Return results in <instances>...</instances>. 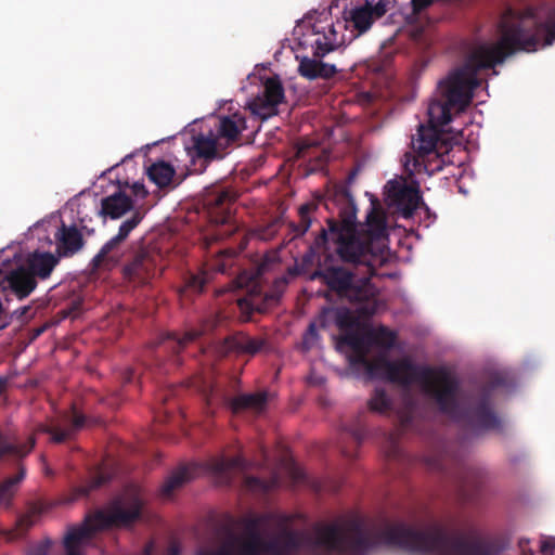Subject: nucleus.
<instances>
[{
	"label": "nucleus",
	"mask_w": 555,
	"mask_h": 555,
	"mask_svg": "<svg viewBox=\"0 0 555 555\" xmlns=\"http://www.w3.org/2000/svg\"><path fill=\"white\" fill-rule=\"evenodd\" d=\"M349 435L357 447H359L364 439V429L360 427L352 428L349 430Z\"/></svg>",
	"instance_id": "3c124183"
},
{
	"label": "nucleus",
	"mask_w": 555,
	"mask_h": 555,
	"mask_svg": "<svg viewBox=\"0 0 555 555\" xmlns=\"http://www.w3.org/2000/svg\"><path fill=\"white\" fill-rule=\"evenodd\" d=\"M386 189L390 204L396 206L403 218H411L422 202L418 190L396 181H389Z\"/></svg>",
	"instance_id": "f3484780"
},
{
	"label": "nucleus",
	"mask_w": 555,
	"mask_h": 555,
	"mask_svg": "<svg viewBox=\"0 0 555 555\" xmlns=\"http://www.w3.org/2000/svg\"><path fill=\"white\" fill-rule=\"evenodd\" d=\"M247 128L246 117L241 112L220 116L215 133L221 143L228 149L232 143L238 140L241 133Z\"/></svg>",
	"instance_id": "a211bd4d"
},
{
	"label": "nucleus",
	"mask_w": 555,
	"mask_h": 555,
	"mask_svg": "<svg viewBox=\"0 0 555 555\" xmlns=\"http://www.w3.org/2000/svg\"><path fill=\"white\" fill-rule=\"evenodd\" d=\"M288 281L285 276L274 280L271 289L266 293L263 300L269 305L276 304L287 287Z\"/></svg>",
	"instance_id": "e433bc0d"
},
{
	"label": "nucleus",
	"mask_w": 555,
	"mask_h": 555,
	"mask_svg": "<svg viewBox=\"0 0 555 555\" xmlns=\"http://www.w3.org/2000/svg\"><path fill=\"white\" fill-rule=\"evenodd\" d=\"M500 39L495 43L478 46L466 59L463 66L454 69L438 85L439 99L430 101L427 109L428 125H420L412 137V147L416 153L415 167L436 160L431 171L442 169L440 156L447 151L441 140L443 127L452 120L451 109L464 112L472 103L474 91L480 86L478 73L492 68L518 51L533 52L543 38L542 46L555 40V20L544 25L527 27L521 20L503 18L499 25Z\"/></svg>",
	"instance_id": "f03ea898"
},
{
	"label": "nucleus",
	"mask_w": 555,
	"mask_h": 555,
	"mask_svg": "<svg viewBox=\"0 0 555 555\" xmlns=\"http://www.w3.org/2000/svg\"><path fill=\"white\" fill-rule=\"evenodd\" d=\"M378 18L372 9V1L365 0V4L350 10L348 16L345 17L344 25H351L353 29L358 30V35L365 33Z\"/></svg>",
	"instance_id": "393cba45"
},
{
	"label": "nucleus",
	"mask_w": 555,
	"mask_h": 555,
	"mask_svg": "<svg viewBox=\"0 0 555 555\" xmlns=\"http://www.w3.org/2000/svg\"><path fill=\"white\" fill-rule=\"evenodd\" d=\"M37 280L27 271L23 264L11 269L2 275L0 270V288L7 296L14 295L18 299L28 297L37 287Z\"/></svg>",
	"instance_id": "2eb2a0df"
},
{
	"label": "nucleus",
	"mask_w": 555,
	"mask_h": 555,
	"mask_svg": "<svg viewBox=\"0 0 555 555\" xmlns=\"http://www.w3.org/2000/svg\"><path fill=\"white\" fill-rule=\"evenodd\" d=\"M297 158L306 159L308 158L310 164L308 167V171L310 173L317 172L322 169L327 160V155L324 151H321L315 143H311L308 141H301L297 144L296 151Z\"/></svg>",
	"instance_id": "bb28decb"
},
{
	"label": "nucleus",
	"mask_w": 555,
	"mask_h": 555,
	"mask_svg": "<svg viewBox=\"0 0 555 555\" xmlns=\"http://www.w3.org/2000/svg\"><path fill=\"white\" fill-rule=\"evenodd\" d=\"M49 543H41L30 550L28 555H48Z\"/></svg>",
	"instance_id": "603ef678"
},
{
	"label": "nucleus",
	"mask_w": 555,
	"mask_h": 555,
	"mask_svg": "<svg viewBox=\"0 0 555 555\" xmlns=\"http://www.w3.org/2000/svg\"><path fill=\"white\" fill-rule=\"evenodd\" d=\"M320 341V335L314 322H311L302 335L301 347L304 351L314 348Z\"/></svg>",
	"instance_id": "58836bf2"
},
{
	"label": "nucleus",
	"mask_w": 555,
	"mask_h": 555,
	"mask_svg": "<svg viewBox=\"0 0 555 555\" xmlns=\"http://www.w3.org/2000/svg\"><path fill=\"white\" fill-rule=\"evenodd\" d=\"M284 100V88L279 77H270L264 81L263 90L250 103L253 114L261 119L276 115L278 105Z\"/></svg>",
	"instance_id": "4468645a"
},
{
	"label": "nucleus",
	"mask_w": 555,
	"mask_h": 555,
	"mask_svg": "<svg viewBox=\"0 0 555 555\" xmlns=\"http://www.w3.org/2000/svg\"><path fill=\"white\" fill-rule=\"evenodd\" d=\"M340 220L326 219L309 244L304 256V262L311 263L321 254L332 250L346 264H352L354 272L347 282V288L341 289L338 298L352 305H359L360 315L370 318L377 311V288L371 282L376 274V262H380L378 251L380 242L388 236L386 215L378 202H372L365 223L356 222V210L346 193L338 195Z\"/></svg>",
	"instance_id": "7ed1b4c3"
},
{
	"label": "nucleus",
	"mask_w": 555,
	"mask_h": 555,
	"mask_svg": "<svg viewBox=\"0 0 555 555\" xmlns=\"http://www.w3.org/2000/svg\"><path fill=\"white\" fill-rule=\"evenodd\" d=\"M198 470L196 464L182 465L171 473L162 487V494L170 496L173 491L192 480Z\"/></svg>",
	"instance_id": "a878e982"
},
{
	"label": "nucleus",
	"mask_w": 555,
	"mask_h": 555,
	"mask_svg": "<svg viewBox=\"0 0 555 555\" xmlns=\"http://www.w3.org/2000/svg\"><path fill=\"white\" fill-rule=\"evenodd\" d=\"M142 504L139 500H133L128 507L116 505L109 513L98 512L95 515L88 517L80 528L70 529L64 539L66 554L68 552H79L78 545L85 540L100 530L111 528L113 526H130L140 518Z\"/></svg>",
	"instance_id": "423d86ee"
},
{
	"label": "nucleus",
	"mask_w": 555,
	"mask_h": 555,
	"mask_svg": "<svg viewBox=\"0 0 555 555\" xmlns=\"http://www.w3.org/2000/svg\"><path fill=\"white\" fill-rule=\"evenodd\" d=\"M286 473L294 485L305 483L308 481V476L302 468L293 462L287 463Z\"/></svg>",
	"instance_id": "a19ab883"
},
{
	"label": "nucleus",
	"mask_w": 555,
	"mask_h": 555,
	"mask_svg": "<svg viewBox=\"0 0 555 555\" xmlns=\"http://www.w3.org/2000/svg\"><path fill=\"white\" fill-rule=\"evenodd\" d=\"M160 262L162 254L156 246H143L124 266V278L135 285H145L156 276Z\"/></svg>",
	"instance_id": "1a4fd4ad"
},
{
	"label": "nucleus",
	"mask_w": 555,
	"mask_h": 555,
	"mask_svg": "<svg viewBox=\"0 0 555 555\" xmlns=\"http://www.w3.org/2000/svg\"><path fill=\"white\" fill-rule=\"evenodd\" d=\"M485 473L477 467L464 465L461 468L459 481L464 492L477 491L483 482Z\"/></svg>",
	"instance_id": "2f4dec72"
},
{
	"label": "nucleus",
	"mask_w": 555,
	"mask_h": 555,
	"mask_svg": "<svg viewBox=\"0 0 555 555\" xmlns=\"http://www.w3.org/2000/svg\"><path fill=\"white\" fill-rule=\"evenodd\" d=\"M292 519L283 516L273 528L260 531V518H248L241 533L196 555H367L380 545L435 555V525L417 530L404 522H377L354 513L315 521L308 528H295Z\"/></svg>",
	"instance_id": "f257e3e1"
},
{
	"label": "nucleus",
	"mask_w": 555,
	"mask_h": 555,
	"mask_svg": "<svg viewBox=\"0 0 555 555\" xmlns=\"http://www.w3.org/2000/svg\"><path fill=\"white\" fill-rule=\"evenodd\" d=\"M214 269L218 272L223 273V272H225L227 267L224 263H218V264L214 266Z\"/></svg>",
	"instance_id": "6e6d98bb"
},
{
	"label": "nucleus",
	"mask_w": 555,
	"mask_h": 555,
	"mask_svg": "<svg viewBox=\"0 0 555 555\" xmlns=\"http://www.w3.org/2000/svg\"><path fill=\"white\" fill-rule=\"evenodd\" d=\"M315 488H317V490H318V491H320V490H321V488H322V486L318 483V485L315 486Z\"/></svg>",
	"instance_id": "680f3d73"
},
{
	"label": "nucleus",
	"mask_w": 555,
	"mask_h": 555,
	"mask_svg": "<svg viewBox=\"0 0 555 555\" xmlns=\"http://www.w3.org/2000/svg\"><path fill=\"white\" fill-rule=\"evenodd\" d=\"M36 446L35 437H30L26 442L9 441V437L0 434V460L5 455L12 456L16 461L17 472L0 482V506L9 508L11 502L17 492L20 483L26 477V467L23 460L34 450Z\"/></svg>",
	"instance_id": "0eeeda50"
},
{
	"label": "nucleus",
	"mask_w": 555,
	"mask_h": 555,
	"mask_svg": "<svg viewBox=\"0 0 555 555\" xmlns=\"http://www.w3.org/2000/svg\"><path fill=\"white\" fill-rule=\"evenodd\" d=\"M235 201L236 196L230 190H216L206 195L204 204L210 220L221 227L216 233V240L230 237L236 232L237 227L231 222V207Z\"/></svg>",
	"instance_id": "9d476101"
},
{
	"label": "nucleus",
	"mask_w": 555,
	"mask_h": 555,
	"mask_svg": "<svg viewBox=\"0 0 555 555\" xmlns=\"http://www.w3.org/2000/svg\"><path fill=\"white\" fill-rule=\"evenodd\" d=\"M282 220L280 218H276L272 220L262 231H261V237L264 240H269L275 235L279 228L281 227Z\"/></svg>",
	"instance_id": "37998d69"
},
{
	"label": "nucleus",
	"mask_w": 555,
	"mask_h": 555,
	"mask_svg": "<svg viewBox=\"0 0 555 555\" xmlns=\"http://www.w3.org/2000/svg\"><path fill=\"white\" fill-rule=\"evenodd\" d=\"M392 0H377L374 4L372 3V9L375 12V16L382 17L386 14L388 10V5Z\"/></svg>",
	"instance_id": "de8ad7c7"
},
{
	"label": "nucleus",
	"mask_w": 555,
	"mask_h": 555,
	"mask_svg": "<svg viewBox=\"0 0 555 555\" xmlns=\"http://www.w3.org/2000/svg\"><path fill=\"white\" fill-rule=\"evenodd\" d=\"M318 209V205L315 203H306L302 204L298 208V222L291 221L288 223L289 234H292L291 240H295L297 237L304 236L312 225V214Z\"/></svg>",
	"instance_id": "c756f323"
},
{
	"label": "nucleus",
	"mask_w": 555,
	"mask_h": 555,
	"mask_svg": "<svg viewBox=\"0 0 555 555\" xmlns=\"http://www.w3.org/2000/svg\"><path fill=\"white\" fill-rule=\"evenodd\" d=\"M392 402L386 391L382 388H376L373 396L369 400V408L373 412L385 413L391 410Z\"/></svg>",
	"instance_id": "c9c22d12"
},
{
	"label": "nucleus",
	"mask_w": 555,
	"mask_h": 555,
	"mask_svg": "<svg viewBox=\"0 0 555 555\" xmlns=\"http://www.w3.org/2000/svg\"><path fill=\"white\" fill-rule=\"evenodd\" d=\"M374 338L377 344H380L385 347H392L396 340V334L389 331L387 327L380 326L376 330Z\"/></svg>",
	"instance_id": "ea45409f"
},
{
	"label": "nucleus",
	"mask_w": 555,
	"mask_h": 555,
	"mask_svg": "<svg viewBox=\"0 0 555 555\" xmlns=\"http://www.w3.org/2000/svg\"><path fill=\"white\" fill-rule=\"evenodd\" d=\"M133 191L135 195H142V197H144L147 194V192L144 189V185L139 183H135L133 185Z\"/></svg>",
	"instance_id": "864d4df0"
},
{
	"label": "nucleus",
	"mask_w": 555,
	"mask_h": 555,
	"mask_svg": "<svg viewBox=\"0 0 555 555\" xmlns=\"http://www.w3.org/2000/svg\"><path fill=\"white\" fill-rule=\"evenodd\" d=\"M268 401V393L266 391L256 393H243L234 397L230 406L233 413H240L245 410L261 412L264 410Z\"/></svg>",
	"instance_id": "cd10ccee"
},
{
	"label": "nucleus",
	"mask_w": 555,
	"mask_h": 555,
	"mask_svg": "<svg viewBox=\"0 0 555 555\" xmlns=\"http://www.w3.org/2000/svg\"><path fill=\"white\" fill-rule=\"evenodd\" d=\"M233 287L236 289H244L251 295L250 299L243 298L238 299V306L242 310L248 309L250 312L258 311L261 312L262 308L257 302L256 292L258 288V281L256 276L249 275L247 272H243L238 274L233 281Z\"/></svg>",
	"instance_id": "b1692460"
},
{
	"label": "nucleus",
	"mask_w": 555,
	"mask_h": 555,
	"mask_svg": "<svg viewBox=\"0 0 555 555\" xmlns=\"http://www.w3.org/2000/svg\"><path fill=\"white\" fill-rule=\"evenodd\" d=\"M298 73L301 77L309 80L318 78L330 79L335 76L337 68L333 64L321 62L319 57L310 59L304 56L299 62Z\"/></svg>",
	"instance_id": "4be33fe9"
},
{
	"label": "nucleus",
	"mask_w": 555,
	"mask_h": 555,
	"mask_svg": "<svg viewBox=\"0 0 555 555\" xmlns=\"http://www.w3.org/2000/svg\"><path fill=\"white\" fill-rule=\"evenodd\" d=\"M9 386V379L7 377H0V396L5 392Z\"/></svg>",
	"instance_id": "5fc2aeb1"
},
{
	"label": "nucleus",
	"mask_w": 555,
	"mask_h": 555,
	"mask_svg": "<svg viewBox=\"0 0 555 555\" xmlns=\"http://www.w3.org/2000/svg\"><path fill=\"white\" fill-rule=\"evenodd\" d=\"M202 335L203 331L197 328L189 330L183 335H179L175 332H167L159 335L157 346L164 347L166 350H170L173 353H179L186 345L195 341Z\"/></svg>",
	"instance_id": "5701e85b"
},
{
	"label": "nucleus",
	"mask_w": 555,
	"mask_h": 555,
	"mask_svg": "<svg viewBox=\"0 0 555 555\" xmlns=\"http://www.w3.org/2000/svg\"><path fill=\"white\" fill-rule=\"evenodd\" d=\"M343 454L347 457H353L356 454L353 452H349L345 449L341 450Z\"/></svg>",
	"instance_id": "4d7b16f0"
},
{
	"label": "nucleus",
	"mask_w": 555,
	"mask_h": 555,
	"mask_svg": "<svg viewBox=\"0 0 555 555\" xmlns=\"http://www.w3.org/2000/svg\"><path fill=\"white\" fill-rule=\"evenodd\" d=\"M348 360L353 371L363 370L366 379L370 380L383 378L403 387L418 383L423 391L436 402L440 412L474 433L502 428V422L493 410L491 399V392L504 385V378L499 374L491 377L477 398L469 401L466 406H461L457 400L460 383L443 366L418 365L408 357L390 361L380 356L369 360L367 349L353 351Z\"/></svg>",
	"instance_id": "20e7f679"
},
{
	"label": "nucleus",
	"mask_w": 555,
	"mask_h": 555,
	"mask_svg": "<svg viewBox=\"0 0 555 555\" xmlns=\"http://www.w3.org/2000/svg\"><path fill=\"white\" fill-rule=\"evenodd\" d=\"M324 255L325 263L322 268L313 272L312 279L320 280L331 293L335 294L338 297L341 289L347 288V282L354 272V267H352V264H346L343 262H332L334 255L333 249Z\"/></svg>",
	"instance_id": "ddd939ff"
},
{
	"label": "nucleus",
	"mask_w": 555,
	"mask_h": 555,
	"mask_svg": "<svg viewBox=\"0 0 555 555\" xmlns=\"http://www.w3.org/2000/svg\"><path fill=\"white\" fill-rule=\"evenodd\" d=\"M168 555H179V548H178V547H176V546H172V547L170 548V552H169V554H168Z\"/></svg>",
	"instance_id": "13d9d810"
},
{
	"label": "nucleus",
	"mask_w": 555,
	"mask_h": 555,
	"mask_svg": "<svg viewBox=\"0 0 555 555\" xmlns=\"http://www.w3.org/2000/svg\"><path fill=\"white\" fill-rule=\"evenodd\" d=\"M13 314L21 322H27L28 320L34 318L35 312L33 311V307L31 306H24V307L17 308L13 312Z\"/></svg>",
	"instance_id": "a18cd8bd"
},
{
	"label": "nucleus",
	"mask_w": 555,
	"mask_h": 555,
	"mask_svg": "<svg viewBox=\"0 0 555 555\" xmlns=\"http://www.w3.org/2000/svg\"><path fill=\"white\" fill-rule=\"evenodd\" d=\"M356 176H357V170H352L351 172H349L346 181L343 183L335 184L330 196H328V201L337 208V217H332L334 220H340V208L343 207V205H340V202L338 201V195H340L343 193H346L348 195V198L352 203V206H353L356 212L358 211L354 198L349 189V186L353 182ZM356 222L358 224H361L360 222H358L357 218H356Z\"/></svg>",
	"instance_id": "473e14b6"
},
{
	"label": "nucleus",
	"mask_w": 555,
	"mask_h": 555,
	"mask_svg": "<svg viewBox=\"0 0 555 555\" xmlns=\"http://www.w3.org/2000/svg\"><path fill=\"white\" fill-rule=\"evenodd\" d=\"M434 0H411L412 12L414 14L421 13L424 9L428 8Z\"/></svg>",
	"instance_id": "8fccbe9b"
},
{
	"label": "nucleus",
	"mask_w": 555,
	"mask_h": 555,
	"mask_svg": "<svg viewBox=\"0 0 555 555\" xmlns=\"http://www.w3.org/2000/svg\"><path fill=\"white\" fill-rule=\"evenodd\" d=\"M57 263L59 258L53 254L35 251L28 256L23 267L27 268L36 280L37 278L44 280L50 276Z\"/></svg>",
	"instance_id": "412c9836"
},
{
	"label": "nucleus",
	"mask_w": 555,
	"mask_h": 555,
	"mask_svg": "<svg viewBox=\"0 0 555 555\" xmlns=\"http://www.w3.org/2000/svg\"><path fill=\"white\" fill-rule=\"evenodd\" d=\"M250 466L247 460L237 455L231 459L214 460L210 469L221 486L232 487L236 482V477H242L240 487L246 493L266 495L280 487L281 479L278 473H273L269 479H262L246 474Z\"/></svg>",
	"instance_id": "39448f33"
},
{
	"label": "nucleus",
	"mask_w": 555,
	"mask_h": 555,
	"mask_svg": "<svg viewBox=\"0 0 555 555\" xmlns=\"http://www.w3.org/2000/svg\"><path fill=\"white\" fill-rule=\"evenodd\" d=\"M302 25L308 27L307 36L312 37L309 40L313 49V56L322 59L330 52L336 50L345 43L344 35L339 31L346 28L343 22L337 21L334 24L327 15L320 14L314 21L311 14L302 20ZM308 42V39L306 40Z\"/></svg>",
	"instance_id": "6e6552de"
},
{
	"label": "nucleus",
	"mask_w": 555,
	"mask_h": 555,
	"mask_svg": "<svg viewBox=\"0 0 555 555\" xmlns=\"http://www.w3.org/2000/svg\"><path fill=\"white\" fill-rule=\"evenodd\" d=\"M133 208L132 198L118 191L101 199L100 214L104 218L118 219Z\"/></svg>",
	"instance_id": "aec40b11"
},
{
	"label": "nucleus",
	"mask_w": 555,
	"mask_h": 555,
	"mask_svg": "<svg viewBox=\"0 0 555 555\" xmlns=\"http://www.w3.org/2000/svg\"><path fill=\"white\" fill-rule=\"evenodd\" d=\"M333 318L337 327L341 331H350L357 325V319L347 308H323L319 322L322 327L327 325V319Z\"/></svg>",
	"instance_id": "c85d7f7f"
},
{
	"label": "nucleus",
	"mask_w": 555,
	"mask_h": 555,
	"mask_svg": "<svg viewBox=\"0 0 555 555\" xmlns=\"http://www.w3.org/2000/svg\"><path fill=\"white\" fill-rule=\"evenodd\" d=\"M85 415L74 410L70 420V425L67 428L61 429L52 427V433H50L51 441L54 443H62L67 439H70L77 430L81 429L85 426Z\"/></svg>",
	"instance_id": "72a5a7b5"
},
{
	"label": "nucleus",
	"mask_w": 555,
	"mask_h": 555,
	"mask_svg": "<svg viewBox=\"0 0 555 555\" xmlns=\"http://www.w3.org/2000/svg\"><path fill=\"white\" fill-rule=\"evenodd\" d=\"M66 555H80L79 552H68Z\"/></svg>",
	"instance_id": "052dcab7"
},
{
	"label": "nucleus",
	"mask_w": 555,
	"mask_h": 555,
	"mask_svg": "<svg viewBox=\"0 0 555 555\" xmlns=\"http://www.w3.org/2000/svg\"><path fill=\"white\" fill-rule=\"evenodd\" d=\"M210 274L206 269H199L197 272H189L184 279L182 292L186 294H199L208 283Z\"/></svg>",
	"instance_id": "f704fd0d"
},
{
	"label": "nucleus",
	"mask_w": 555,
	"mask_h": 555,
	"mask_svg": "<svg viewBox=\"0 0 555 555\" xmlns=\"http://www.w3.org/2000/svg\"><path fill=\"white\" fill-rule=\"evenodd\" d=\"M143 214L135 210L132 216L125 220L119 229L118 233L106 242L100 251L91 260V264L94 269H99L105 264H115L119 260V246L128 237L130 232L138 227L142 221Z\"/></svg>",
	"instance_id": "f8f14e48"
},
{
	"label": "nucleus",
	"mask_w": 555,
	"mask_h": 555,
	"mask_svg": "<svg viewBox=\"0 0 555 555\" xmlns=\"http://www.w3.org/2000/svg\"><path fill=\"white\" fill-rule=\"evenodd\" d=\"M225 144L221 143L214 130L193 134L185 144V151L193 165L199 162V168L194 171L202 173L215 159H220L225 154Z\"/></svg>",
	"instance_id": "9b49d317"
},
{
	"label": "nucleus",
	"mask_w": 555,
	"mask_h": 555,
	"mask_svg": "<svg viewBox=\"0 0 555 555\" xmlns=\"http://www.w3.org/2000/svg\"><path fill=\"white\" fill-rule=\"evenodd\" d=\"M175 173V168L169 163L164 160L154 163L147 169V176L150 180L154 182L158 188L168 186L171 183Z\"/></svg>",
	"instance_id": "7c9ffc66"
},
{
	"label": "nucleus",
	"mask_w": 555,
	"mask_h": 555,
	"mask_svg": "<svg viewBox=\"0 0 555 555\" xmlns=\"http://www.w3.org/2000/svg\"><path fill=\"white\" fill-rule=\"evenodd\" d=\"M540 551L544 555H553L555 552V538H547L541 542Z\"/></svg>",
	"instance_id": "09e8293b"
},
{
	"label": "nucleus",
	"mask_w": 555,
	"mask_h": 555,
	"mask_svg": "<svg viewBox=\"0 0 555 555\" xmlns=\"http://www.w3.org/2000/svg\"><path fill=\"white\" fill-rule=\"evenodd\" d=\"M112 476L108 473L103 470H98L94 476L91 478L90 482L86 487H81L78 489V495L85 496L88 495L92 490L100 488L101 486L107 483L111 480Z\"/></svg>",
	"instance_id": "4c0bfd02"
},
{
	"label": "nucleus",
	"mask_w": 555,
	"mask_h": 555,
	"mask_svg": "<svg viewBox=\"0 0 555 555\" xmlns=\"http://www.w3.org/2000/svg\"><path fill=\"white\" fill-rule=\"evenodd\" d=\"M80 308H81V304L79 301H73L70 304V307L61 310L60 313L62 314L63 319H65V318L75 319L78 317V314L80 312Z\"/></svg>",
	"instance_id": "49530a36"
},
{
	"label": "nucleus",
	"mask_w": 555,
	"mask_h": 555,
	"mask_svg": "<svg viewBox=\"0 0 555 555\" xmlns=\"http://www.w3.org/2000/svg\"><path fill=\"white\" fill-rule=\"evenodd\" d=\"M267 345L266 339L261 337H250L243 332H236L223 338L218 346V352L221 356L234 353L236 356H255Z\"/></svg>",
	"instance_id": "dca6fc26"
},
{
	"label": "nucleus",
	"mask_w": 555,
	"mask_h": 555,
	"mask_svg": "<svg viewBox=\"0 0 555 555\" xmlns=\"http://www.w3.org/2000/svg\"><path fill=\"white\" fill-rule=\"evenodd\" d=\"M26 521H27V524H26V528H28V527L30 526V520H28V519H21V520H20V525H21V526H24V522H26Z\"/></svg>",
	"instance_id": "bf43d9fd"
},
{
	"label": "nucleus",
	"mask_w": 555,
	"mask_h": 555,
	"mask_svg": "<svg viewBox=\"0 0 555 555\" xmlns=\"http://www.w3.org/2000/svg\"><path fill=\"white\" fill-rule=\"evenodd\" d=\"M343 341L347 344L353 351L367 349L364 338L357 332H348L343 337Z\"/></svg>",
	"instance_id": "79ce46f5"
},
{
	"label": "nucleus",
	"mask_w": 555,
	"mask_h": 555,
	"mask_svg": "<svg viewBox=\"0 0 555 555\" xmlns=\"http://www.w3.org/2000/svg\"><path fill=\"white\" fill-rule=\"evenodd\" d=\"M56 251L61 257H70L78 253L85 245L81 232L76 225L62 223L54 234Z\"/></svg>",
	"instance_id": "6ab92c4d"
},
{
	"label": "nucleus",
	"mask_w": 555,
	"mask_h": 555,
	"mask_svg": "<svg viewBox=\"0 0 555 555\" xmlns=\"http://www.w3.org/2000/svg\"><path fill=\"white\" fill-rule=\"evenodd\" d=\"M52 433V426H49V425H46V424H38L36 426V428L34 429V433L30 434L25 440H21L18 437H13V438H9V441H18L21 443H24L26 442L30 437H35V440L37 441L36 439V435L37 434H49Z\"/></svg>",
	"instance_id": "c03bdc74"
}]
</instances>
